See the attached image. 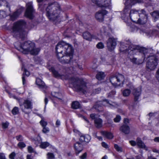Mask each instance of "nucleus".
<instances>
[{
	"label": "nucleus",
	"instance_id": "64",
	"mask_svg": "<svg viewBox=\"0 0 159 159\" xmlns=\"http://www.w3.org/2000/svg\"><path fill=\"white\" fill-rule=\"evenodd\" d=\"M112 120H108V123L109 126H113V125L112 124Z\"/></svg>",
	"mask_w": 159,
	"mask_h": 159
},
{
	"label": "nucleus",
	"instance_id": "58",
	"mask_svg": "<svg viewBox=\"0 0 159 159\" xmlns=\"http://www.w3.org/2000/svg\"><path fill=\"white\" fill-rule=\"evenodd\" d=\"M93 135L94 137L97 138V139L101 141L102 140V138L101 136H97L96 135V133H94L93 134Z\"/></svg>",
	"mask_w": 159,
	"mask_h": 159
},
{
	"label": "nucleus",
	"instance_id": "60",
	"mask_svg": "<svg viewBox=\"0 0 159 159\" xmlns=\"http://www.w3.org/2000/svg\"><path fill=\"white\" fill-rule=\"evenodd\" d=\"M87 155V153L85 152L82 156H80V158L81 159H85Z\"/></svg>",
	"mask_w": 159,
	"mask_h": 159
},
{
	"label": "nucleus",
	"instance_id": "35",
	"mask_svg": "<svg viewBox=\"0 0 159 159\" xmlns=\"http://www.w3.org/2000/svg\"><path fill=\"white\" fill-rule=\"evenodd\" d=\"M104 73L102 72H99L96 75V77L97 79L99 80H101L103 79L105 77Z\"/></svg>",
	"mask_w": 159,
	"mask_h": 159
},
{
	"label": "nucleus",
	"instance_id": "34",
	"mask_svg": "<svg viewBox=\"0 0 159 159\" xmlns=\"http://www.w3.org/2000/svg\"><path fill=\"white\" fill-rule=\"evenodd\" d=\"M94 122L96 127L99 128L102 126V120H94Z\"/></svg>",
	"mask_w": 159,
	"mask_h": 159
},
{
	"label": "nucleus",
	"instance_id": "8",
	"mask_svg": "<svg viewBox=\"0 0 159 159\" xmlns=\"http://www.w3.org/2000/svg\"><path fill=\"white\" fill-rule=\"evenodd\" d=\"M158 59L155 56H149L146 63V67L148 71L154 70L158 64Z\"/></svg>",
	"mask_w": 159,
	"mask_h": 159
},
{
	"label": "nucleus",
	"instance_id": "40",
	"mask_svg": "<svg viewBox=\"0 0 159 159\" xmlns=\"http://www.w3.org/2000/svg\"><path fill=\"white\" fill-rule=\"evenodd\" d=\"M19 112V108L17 107H15L12 110V113L14 115L18 114Z\"/></svg>",
	"mask_w": 159,
	"mask_h": 159
},
{
	"label": "nucleus",
	"instance_id": "33",
	"mask_svg": "<svg viewBox=\"0 0 159 159\" xmlns=\"http://www.w3.org/2000/svg\"><path fill=\"white\" fill-rule=\"evenodd\" d=\"M80 104L77 101L73 102L71 104V107L74 109H77L80 108Z\"/></svg>",
	"mask_w": 159,
	"mask_h": 159
},
{
	"label": "nucleus",
	"instance_id": "51",
	"mask_svg": "<svg viewBox=\"0 0 159 159\" xmlns=\"http://www.w3.org/2000/svg\"><path fill=\"white\" fill-rule=\"evenodd\" d=\"M28 152L29 153H32L34 152V150L31 146H29L27 148Z\"/></svg>",
	"mask_w": 159,
	"mask_h": 159
},
{
	"label": "nucleus",
	"instance_id": "55",
	"mask_svg": "<svg viewBox=\"0 0 159 159\" xmlns=\"http://www.w3.org/2000/svg\"><path fill=\"white\" fill-rule=\"evenodd\" d=\"M19 15L18 11H16L11 16V17L13 18H16Z\"/></svg>",
	"mask_w": 159,
	"mask_h": 159
},
{
	"label": "nucleus",
	"instance_id": "17",
	"mask_svg": "<svg viewBox=\"0 0 159 159\" xmlns=\"http://www.w3.org/2000/svg\"><path fill=\"white\" fill-rule=\"evenodd\" d=\"M137 144L140 148H143L146 151L148 150V148L142 141L140 138H138L136 139Z\"/></svg>",
	"mask_w": 159,
	"mask_h": 159
},
{
	"label": "nucleus",
	"instance_id": "3",
	"mask_svg": "<svg viewBox=\"0 0 159 159\" xmlns=\"http://www.w3.org/2000/svg\"><path fill=\"white\" fill-rule=\"evenodd\" d=\"M15 47L24 54H30L32 55H37L40 51L39 48L35 47V43L30 41H25L22 43L19 42L15 43Z\"/></svg>",
	"mask_w": 159,
	"mask_h": 159
},
{
	"label": "nucleus",
	"instance_id": "31",
	"mask_svg": "<svg viewBox=\"0 0 159 159\" xmlns=\"http://www.w3.org/2000/svg\"><path fill=\"white\" fill-rule=\"evenodd\" d=\"M131 92V90L128 89H124L122 91V94L123 96L127 97L129 96Z\"/></svg>",
	"mask_w": 159,
	"mask_h": 159
},
{
	"label": "nucleus",
	"instance_id": "53",
	"mask_svg": "<svg viewBox=\"0 0 159 159\" xmlns=\"http://www.w3.org/2000/svg\"><path fill=\"white\" fill-rule=\"evenodd\" d=\"M101 90V89L100 88H98L97 89H94L93 91V93L94 94L98 93H99Z\"/></svg>",
	"mask_w": 159,
	"mask_h": 159
},
{
	"label": "nucleus",
	"instance_id": "22",
	"mask_svg": "<svg viewBox=\"0 0 159 159\" xmlns=\"http://www.w3.org/2000/svg\"><path fill=\"white\" fill-rule=\"evenodd\" d=\"M120 130L125 134H128L130 132L129 128L126 124H124L121 126L120 128Z\"/></svg>",
	"mask_w": 159,
	"mask_h": 159
},
{
	"label": "nucleus",
	"instance_id": "23",
	"mask_svg": "<svg viewBox=\"0 0 159 159\" xmlns=\"http://www.w3.org/2000/svg\"><path fill=\"white\" fill-rule=\"evenodd\" d=\"M36 83L40 88H46V86L44 82L40 79L37 78L36 80Z\"/></svg>",
	"mask_w": 159,
	"mask_h": 159
},
{
	"label": "nucleus",
	"instance_id": "16",
	"mask_svg": "<svg viewBox=\"0 0 159 159\" xmlns=\"http://www.w3.org/2000/svg\"><path fill=\"white\" fill-rule=\"evenodd\" d=\"M141 92L140 88L134 89L133 90V94L134 96V100L137 101L140 96Z\"/></svg>",
	"mask_w": 159,
	"mask_h": 159
},
{
	"label": "nucleus",
	"instance_id": "45",
	"mask_svg": "<svg viewBox=\"0 0 159 159\" xmlns=\"http://www.w3.org/2000/svg\"><path fill=\"white\" fill-rule=\"evenodd\" d=\"M6 16V12L3 11H0V18L2 19Z\"/></svg>",
	"mask_w": 159,
	"mask_h": 159
},
{
	"label": "nucleus",
	"instance_id": "6",
	"mask_svg": "<svg viewBox=\"0 0 159 159\" xmlns=\"http://www.w3.org/2000/svg\"><path fill=\"white\" fill-rule=\"evenodd\" d=\"M69 82L77 91L83 93L88 91L84 82L78 78L72 77L69 79Z\"/></svg>",
	"mask_w": 159,
	"mask_h": 159
},
{
	"label": "nucleus",
	"instance_id": "47",
	"mask_svg": "<svg viewBox=\"0 0 159 159\" xmlns=\"http://www.w3.org/2000/svg\"><path fill=\"white\" fill-rule=\"evenodd\" d=\"M96 47L98 49H102L104 48V46L102 43L100 42L97 44Z\"/></svg>",
	"mask_w": 159,
	"mask_h": 159
},
{
	"label": "nucleus",
	"instance_id": "37",
	"mask_svg": "<svg viewBox=\"0 0 159 159\" xmlns=\"http://www.w3.org/2000/svg\"><path fill=\"white\" fill-rule=\"evenodd\" d=\"M114 147L115 149L117 152H123V149L122 147L119 146L117 144H115L114 145Z\"/></svg>",
	"mask_w": 159,
	"mask_h": 159
},
{
	"label": "nucleus",
	"instance_id": "43",
	"mask_svg": "<svg viewBox=\"0 0 159 159\" xmlns=\"http://www.w3.org/2000/svg\"><path fill=\"white\" fill-rule=\"evenodd\" d=\"M34 140L35 141V143L37 145L40 143L41 141V138L39 135L38 136L37 138L34 139Z\"/></svg>",
	"mask_w": 159,
	"mask_h": 159
},
{
	"label": "nucleus",
	"instance_id": "9",
	"mask_svg": "<svg viewBox=\"0 0 159 159\" xmlns=\"http://www.w3.org/2000/svg\"><path fill=\"white\" fill-rule=\"evenodd\" d=\"M110 82L112 85L115 87L123 84L125 81L124 76L121 74H118L116 75L111 76L110 79Z\"/></svg>",
	"mask_w": 159,
	"mask_h": 159
},
{
	"label": "nucleus",
	"instance_id": "10",
	"mask_svg": "<svg viewBox=\"0 0 159 159\" xmlns=\"http://www.w3.org/2000/svg\"><path fill=\"white\" fill-rule=\"evenodd\" d=\"M26 9L25 13L26 16L30 19L33 18L34 14L35 11L34 8L33 3L31 2L26 4Z\"/></svg>",
	"mask_w": 159,
	"mask_h": 159
},
{
	"label": "nucleus",
	"instance_id": "18",
	"mask_svg": "<svg viewBox=\"0 0 159 159\" xmlns=\"http://www.w3.org/2000/svg\"><path fill=\"white\" fill-rule=\"evenodd\" d=\"M91 139V137L88 134L80 135V140L82 142L88 143Z\"/></svg>",
	"mask_w": 159,
	"mask_h": 159
},
{
	"label": "nucleus",
	"instance_id": "28",
	"mask_svg": "<svg viewBox=\"0 0 159 159\" xmlns=\"http://www.w3.org/2000/svg\"><path fill=\"white\" fill-rule=\"evenodd\" d=\"M101 105V102H98L94 106V108L97 110L98 111H102L103 110V108Z\"/></svg>",
	"mask_w": 159,
	"mask_h": 159
},
{
	"label": "nucleus",
	"instance_id": "57",
	"mask_svg": "<svg viewBox=\"0 0 159 159\" xmlns=\"http://www.w3.org/2000/svg\"><path fill=\"white\" fill-rule=\"evenodd\" d=\"M129 143L132 146H135L137 144V143L134 140H130L129 141Z\"/></svg>",
	"mask_w": 159,
	"mask_h": 159
},
{
	"label": "nucleus",
	"instance_id": "25",
	"mask_svg": "<svg viewBox=\"0 0 159 159\" xmlns=\"http://www.w3.org/2000/svg\"><path fill=\"white\" fill-rule=\"evenodd\" d=\"M8 3L5 0H0V7H2L3 8L6 7L10 10V6Z\"/></svg>",
	"mask_w": 159,
	"mask_h": 159
},
{
	"label": "nucleus",
	"instance_id": "11",
	"mask_svg": "<svg viewBox=\"0 0 159 159\" xmlns=\"http://www.w3.org/2000/svg\"><path fill=\"white\" fill-rule=\"evenodd\" d=\"M139 16L138 17L137 21L135 23L140 24H145L147 22L148 16L146 11L143 9H142L139 11Z\"/></svg>",
	"mask_w": 159,
	"mask_h": 159
},
{
	"label": "nucleus",
	"instance_id": "30",
	"mask_svg": "<svg viewBox=\"0 0 159 159\" xmlns=\"http://www.w3.org/2000/svg\"><path fill=\"white\" fill-rule=\"evenodd\" d=\"M51 94L52 96L59 99L61 100L62 99L63 96L61 93L53 92L51 93Z\"/></svg>",
	"mask_w": 159,
	"mask_h": 159
},
{
	"label": "nucleus",
	"instance_id": "49",
	"mask_svg": "<svg viewBox=\"0 0 159 159\" xmlns=\"http://www.w3.org/2000/svg\"><path fill=\"white\" fill-rule=\"evenodd\" d=\"M138 30V29L136 26L133 25L130 27V30L131 32H136Z\"/></svg>",
	"mask_w": 159,
	"mask_h": 159
},
{
	"label": "nucleus",
	"instance_id": "7",
	"mask_svg": "<svg viewBox=\"0 0 159 159\" xmlns=\"http://www.w3.org/2000/svg\"><path fill=\"white\" fill-rule=\"evenodd\" d=\"M9 94L10 97H12L18 101L22 111L26 114H28L30 112L29 110L32 108V104L31 102L28 100H25L23 103H21L20 100L18 99L15 95L7 91Z\"/></svg>",
	"mask_w": 159,
	"mask_h": 159
},
{
	"label": "nucleus",
	"instance_id": "54",
	"mask_svg": "<svg viewBox=\"0 0 159 159\" xmlns=\"http://www.w3.org/2000/svg\"><path fill=\"white\" fill-rule=\"evenodd\" d=\"M17 140L18 141H22L23 140V138L21 135H19L16 137Z\"/></svg>",
	"mask_w": 159,
	"mask_h": 159
},
{
	"label": "nucleus",
	"instance_id": "13",
	"mask_svg": "<svg viewBox=\"0 0 159 159\" xmlns=\"http://www.w3.org/2000/svg\"><path fill=\"white\" fill-rule=\"evenodd\" d=\"M116 45V41L115 39L110 38L107 41V47L108 50L110 51H113Z\"/></svg>",
	"mask_w": 159,
	"mask_h": 159
},
{
	"label": "nucleus",
	"instance_id": "15",
	"mask_svg": "<svg viewBox=\"0 0 159 159\" xmlns=\"http://www.w3.org/2000/svg\"><path fill=\"white\" fill-rule=\"evenodd\" d=\"M107 13V11L104 10H101L98 11L95 14V17L99 21L102 22L104 20V16Z\"/></svg>",
	"mask_w": 159,
	"mask_h": 159
},
{
	"label": "nucleus",
	"instance_id": "38",
	"mask_svg": "<svg viewBox=\"0 0 159 159\" xmlns=\"http://www.w3.org/2000/svg\"><path fill=\"white\" fill-rule=\"evenodd\" d=\"M101 33L102 34L108 35V33L107 32V29L104 27H102L100 30Z\"/></svg>",
	"mask_w": 159,
	"mask_h": 159
},
{
	"label": "nucleus",
	"instance_id": "61",
	"mask_svg": "<svg viewBox=\"0 0 159 159\" xmlns=\"http://www.w3.org/2000/svg\"><path fill=\"white\" fill-rule=\"evenodd\" d=\"M156 77L157 79L159 82V68L157 71Z\"/></svg>",
	"mask_w": 159,
	"mask_h": 159
},
{
	"label": "nucleus",
	"instance_id": "1",
	"mask_svg": "<svg viewBox=\"0 0 159 159\" xmlns=\"http://www.w3.org/2000/svg\"><path fill=\"white\" fill-rule=\"evenodd\" d=\"M120 51L121 52H132L135 54L138 55L141 57L140 59L133 57L130 58V61L133 63L139 65L143 63L145 58V54L148 52V49L145 48L140 47L131 44L129 40L125 41L120 44Z\"/></svg>",
	"mask_w": 159,
	"mask_h": 159
},
{
	"label": "nucleus",
	"instance_id": "14",
	"mask_svg": "<svg viewBox=\"0 0 159 159\" xmlns=\"http://www.w3.org/2000/svg\"><path fill=\"white\" fill-rule=\"evenodd\" d=\"M137 11L134 9H131L129 11V16L131 20L134 22H136L137 18L139 16V11Z\"/></svg>",
	"mask_w": 159,
	"mask_h": 159
},
{
	"label": "nucleus",
	"instance_id": "56",
	"mask_svg": "<svg viewBox=\"0 0 159 159\" xmlns=\"http://www.w3.org/2000/svg\"><path fill=\"white\" fill-rule=\"evenodd\" d=\"M49 128L47 127H43V131L44 133H47L49 132Z\"/></svg>",
	"mask_w": 159,
	"mask_h": 159
},
{
	"label": "nucleus",
	"instance_id": "62",
	"mask_svg": "<svg viewBox=\"0 0 159 159\" xmlns=\"http://www.w3.org/2000/svg\"><path fill=\"white\" fill-rule=\"evenodd\" d=\"M102 145L103 147L106 148H108V145L105 142H102Z\"/></svg>",
	"mask_w": 159,
	"mask_h": 159
},
{
	"label": "nucleus",
	"instance_id": "39",
	"mask_svg": "<svg viewBox=\"0 0 159 159\" xmlns=\"http://www.w3.org/2000/svg\"><path fill=\"white\" fill-rule=\"evenodd\" d=\"M90 117L92 119H101L99 115L94 113L90 114Z\"/></svg>",
	"mask_w": 159,
	"mask_h": 159
},
{
	"label": "nucleus",
	"instance_id": "48",
	"mask_svg": "<svg viewBox=\"0 0 159 159\" xmlns=\"http://www.w3.org/2000/svg\"><path fill=\"white\" fill-rule=\"evenodd\" d=\"M40 123L43 127H45L47 124V122L44 120H41Z\"/></svg>",
	"mask_w": 159,
	"mask_h": 159
},
{
	"label": "nucleus",
	"instance_id": "19",
	"mask_svg": "<svg viewBox=\"0 0 159 159\" xmlns=\"http://www.w3.org/2000/svg\"><path fill=\"white\" fill-rule=\"evenodd\" d=\"M74 148L76 153H79L81 152L83 149L82 144L78 142H76L74 144Z\"/></svg>",
	"mask_w": 159,
	"mask_h": 159
},
{
	"label": "nucleus",
	"instance_id": "2",
	"mask_svg": "<svg viewBox=\"0 0 159 159\" xmlns=\"http://www.w3.org/2000/svg\"><path fill=\"white\" fill-rule=\"evenodd\" d=\"M56 50L57 57L61 62L66 64L71 61L74 50L71 45L61 41L56 45Z\"/></svg>",
	"mask_w": 159,
	"mask_h": 159
},
{
	"label": "nucleus",
	"instance_id": "24",
	"mask_svg": "<svg viewBox=\"0 0 159 159\" xmlns=\"http://www.w3.org/2000/svg\"><path fill=\"white\" fill-rule=\"evenodd\" d=\"M24 66L23 65L22 67V70L24 68V72L23 74V76L22 77L23 84H24L25 83V75H26L27 76H28L30 74L29 72L25 68H24Z\"/></svg>",
	"mask_w": 159,
	"mask_h": 159
},
{
	"label": "nucleus",
	"instance_id": "41",
	"mask_svg": "<svg viewBox=\"0 0 159 159\" xmlns=\"http://www.w3.org/2000/svg\"><path fill=\"white\" fill-rule=\"evenodd\" d=\"M48 159H54L55 156L53 153L51 152H48L47 154Z\"/></svg>",
	"mask_w": 159,
	"mask_h": 159
},
{
	"label": "nucleus",
	"instance_id": "44",
	"mask_svg": "<svg viewBox=\"0 0 159 159\" xmlns=\"http://www.w3.org/2000/svg\"><path fill=\"white\" fill-rule=\"evenodd\" d=\"M18 146L20 148H22L25 147V144L23 142H20L18 144Z\"/></svg>",
	"mask_w": 159,
	"mask_h": 159
},
{
	"label": "nucleus",
	"instance_id": "4",
	"mask_svg": "<svg viewBox=\"0 0 159 159\" xmlns=\"http://www.w3.org/2000/svg\"><path fill=\"white\" fill-rule=\"evenodd\" d=\"M60 11V5L55 2L49 4L46 9V14L50 20L55 21L58 19Z\"/></svg>",
	"mask_w": 159,
	"mask_h": 159
},
{
	"label": "nucleus",
	"instance_id": "21",
	"mask_svg": "<svg viewBox=\"0 0 159 159\" xmlns=\"http://www.w3.org/2000/svg\"><path fill=\"white\" fill-rule=\"evenodd\" d=\"M101 133L103 136L108 139H111L113 137V134L110 132L102 131H101Z\"/></svg>",
	"mask_w": 159,
	"mask_h": 159
},
{
	"label": "nucleus",
	"instance_id": "50",
	"mask_svg": "<svg viewBox=\"0 0 159 159\" xmlns=\"http://www.w3.org/2000/svg\"><path fill=\"white\" fill-rule=\"evenodd\" d=\"M9 125V123L8 122H3L2 123V127L4 129H6L7 128Z\"/></svg>",
	"mask_w": 159,
	"mask_h": 159
},
{
	"label": "nucleus",
	"instance_id": "63",
	"mask_svg": "<svg viewBox=\"0 0 159 159\" xmlns=\"http://www.w3.org/2000/svg\"><path fill=\"white\" fill-rule=\"evenodd\" d=\"M0 159H6L4 153H0Z\"/></svg>",
	"mask_w": 159,
	"mask_h": 159
},
{
	"label": "nucleus",
	"instance_id": "46",
	"mask_svg": "<svg viewBox=\"0 0 159 159\" xmlns=\"http://www.w3.org/2000/svg\"><path fill=\"white\" fill-rule=\"evenodd\" d=\"M92 1L93 3L96 4L99 7V6H101L100 2H102L101 0H92Z\"/></svg>",
	"mask_w": 159,
	"mask_h": 159
},
{
	"label": "nucleus",
	"instance_id": "5",
	"mask_svg": "<svg viewBox=\"0 0 159 159\" xmlns=\"http://www.w3.org/2000/svg\"><path fill=\"white\" fill-rule=\"evenodd\" d=\"M26 25V22L23 20H19L15 22L13 26L12 34L14 36L19 37L24 39L27 34V32L23 30Z\"/></svg>",
	"mask_w": 159,
	"mask_h": 159
},
{
	"label": "nucleus",
	"instance_id": "27",
	"mask_svg": "<svg viewBox=\"0 0 159 159\" xmlns=\"http://www.w3.org/2000/svg\"><path fill=\"white\" fill-rule=\"evenodd\" d=\"M48 147H49L50 148L52 147V148H53V147L48 142H41L40 145V148H45Z\"/></svg>",
	"mask_w": 159,
	"mask_h": 159
},
{
	"label": "nucleus",
	"instance_id": "29",
	"mask_svg": "<svg viewBox=\"0 0 159 159\" xmlns=\"http://www.w3.org/2000/svg\"><path fill=\"white\" fill-rule=\"evenodd\" d=\"M50 70L52 72L54 76L56 78H59L62 76V74L59 73L52 67L50 69Z\"/></svg>",
	"mask_w": 159,
	"mask_h": 159
},
{
	"label": "nucleus",
	"instance_id": "59",
	"mask_svg": "<svg viewBox=\"0 0 159 159\" xmlns=\"http://www.w3.org/2000/svg\"><path fill=\"white\" fill-rule=\"evenodd\" d=\"M15 155L16 154L15 152H12L9 155V158L10 159H14Z\"/></svg>",
	"mask_w": 159,
	"mask_h": 159
},
{
	"label": "nucleus",
	"instance_id": "26",
	"mask_svg": "<svg viewBox=\"0 0 159 159\" xmlns=\"http://www.w3.org/2000/svg\"><path fill=\"white\" fill-rule=\"evenodd\" d=\"M83 37L84 39L89 41L91 40L92 38V35L88 32H84L83 34Z\"/></svg>",
	"mask_w": 159,
	"mask_h": 159
},
{
	"label": "nucleus",
	"instance_id": "20",
	"mask_svg": "<svg viewBox=\"0 0 159 159\" xmlns=\"http://www.w3.org/2000/svg\"><path fill=\"white\" fill-rule=\"evenodd\" d=\"M111 0H104L103 3H102V1L100 2L101 6H99L100 7H108L110 8L111 7Z\"/></svg>",
	"mask_w": 159,
	"mask_h": 159
},
{
	"label": "nucleus",
	"instance_id": "12",
	"mask_svg": "<svg viewBox=\"0 0 159 159\" xmlns=\"http://www.w3.org/2000/svg\"><path fill=\"white\" fill-rule=\"evenodd\" d=\"M140 0H126L125 2V8L123 11V13L127 14L129 13V8L132 5H134L137 2H139Z\"/></svg>",
	"mask_w": 159,
	"mask_h": 159
},
{
	"label": "nucleus",
	"instance_id": "52",
	"mask_svg": "<svg viewBox=\"0 0 159 159\" xmlns=\"http://www.w3.org/2000/svg\"><path fill=\"white\" fill-rule=\"evenodd\" d=\"M116 93V91L115 90H112L111 92L109 93L108 94V97H111L113 96Z\"/></svg>",
	"mask_w": 159,
	"mask_h": 159
},
{
	"label": "nucleus",
	"instance_id": "42",
	"mask_svg": "<svg viewBox=\"0 0 159 159\" xmlns=\"http://www.w3.org/2000/svg\"><path fill=\"white\" fill-rule=\"evenodd\" d=\"M148 115L149 116H150L151 117L150 118H157L156 117H155L156 116H157V115H158V114H157V113H150L149 114H148Z\"/></svg>",
	"mask_w": 159,
	"mask_h": 159
},
{
	"label": "nucleus",
	"instance_id": "36",
	"mask_svg": "<svg viewBox=\"0 0 159 159\" xmlns=\"http://www.w3.org/2000/svg\"><path fill=\"white\" fill-rule=\"evenodd\" d=\"M101 102V105L103 106H107L108 104L113 106V105L109 102L107 100H103L102 101H99Z\"/></svg>",
	"mask_w": 159,
	"mask_h": 159
},
{
	"label": "nucleus",
	"instance_id": "32",
	"mask_svg": "<svg viewBox=\"0 0 159 159\" xmlns=\"http://www.w3.org/2000/svg\"><path fill=\"white\" fill-rule=\"evenodd\" d=\"M151 15L155 21L159 19V12L158 11H154L152 13Z\"/></svg>",
	"mask_w": 159,
	"mask_h": 159
}]
</instances>
